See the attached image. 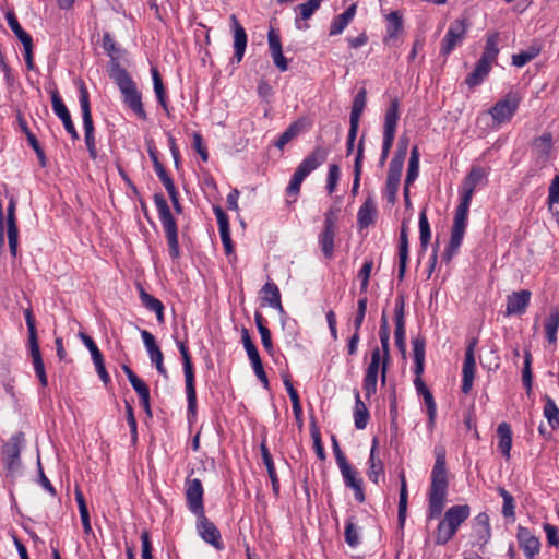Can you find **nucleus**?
Segmentation results:
<instances>
[{"instance_id":"obj_54","label":"nucleus","mask_w":559,"mask_h":559,"mask_svg":"<svg viewBox=\"0 0 559 559\" xmlns=\"http://www.w3.org/2000/svg\"><path fill=\"white\" fill-rule=\"evenodd\" d=\"M367 102V93L366 90H360L353 102L352 111H350V120H360L361 114L366 107Z\"/></svg>"},{"instance_id":"obj_32","label":"nucleus","mask_w":559,"mask_h":559,"mask_svg":"<svg viewBox=\"0 0 559 559\" xmlns=\"http://www.w3.org/2000/svg\"><path fill=\"white\" fill-rule=\"evenodd\" d=\"M377 217V205L372 197H367L358 210L357 224L360 229L374 224Z\"/></svg>"},{"instance_id":"obj_4","label":"nucleus","mask_w":559,"mask_h":559,"mask_svg":"<svg viewBox=\"0 0 559 559\" xmlns=\"http://www.w3.org/2000/svg\"><path fill=\"white\" fill-rule=\"evenodd\" d=\"M330 150L323 145H316L312 152L302 159L292 176L286 193L295 197L300 192L302 181L328 158Z\"/></svg>"},{"instance_id":"obj_20","label":"nucleus","mask_w":559,"mask_h":559,"mask_svg":"<svg viewBox=\"0 0 559 559\" xmlns=\"http://www.w3.org/2000/svg\"><path fill=\"white\" fill-rule=\"evenodd\" d=\"M141 336L143 340V343L145 345V348L148 353L151 361L155 365L157 372L164 377L165 379L168 378L167 369L164 366V356L156 344L155 337L153 334L146 330L141 331Z\"/></svg>"},{"instance_id":"obj_53","label":"nucleus","mask_w":559,"mask_h":559,"mask_svg":"<svg viewBox=\"0 0 559 559\" xmlns=\"http://www.w3.org/2000/svg\"><path fill=\"white\" fill-rule=\"evenodd\" d=\"M559 326V310H555L551 312L549 318L545 323L546 337L550 344H556L557 341V330Z\"/></svg>"},{"instance_id":"obj_45","label":"nucleus","mask_w":559,"mask_h":559,"mask_svg":"<svg viewBox=\"0 0 559 559\" xmlns=\"http://www.w3.org/2000/svg\"><path fill=\"white\" fill-rule=\"evenodd\" d=\"M254 321H255L258 331L261 335V342H262L264 349L269 354H272L273 353V343H272L271 332L264 324L265 320H264L263 316L258 311L254 313Z\"/></svg>"},{"instance_id":"obj_19","label":"nucleus","mask_w":559,"mask_h":559,"mask_svg":"<svg viewBox=\"0 0 559 559\" xmlns=\"http://www.w3.org/2000/svg\"><path fill=\"white\" fill-rule=\"evenodd\" d=\"M544 400L545 406L543 413L547 423L539 424L538 432L545 440H550L552 438L554 430L559 427V408L557 407L556 402L548 395H545Z\"/></svg>"},{"instance_id":"obj_1","label":"nucleus","mask_w":559,"mask_h":559,"mask_svg":"<svg viewBox=\"0 0 559 559\" xmlns=\"http://www.w3.org/2000/svg\"><path fill=\"white\" fill-rule=\"evenodd\" d=\"M436 461L431 471V483L428 490L427 519H438L445 507L448 496V472L445 449L442 445L435 448Z\"/></svg>"},{"instance_id":"obj_29","label":"nucleus","mask_w":559,"mask_h":559,"mask_svg":"<svg viewBox=\"0 0 559 559\" xmlns=\"http://www.w3.org/2000/svg\"><path fill=\"white\" fill-rule=\"evenodd\" d=\"M408 261V226L402 223L399 237V281H403Z\"/></svg>"},{"instance_id":"obj_27","label":"nucleus","mask_w":559,"mask_h":559,"mask_svg":"<svg viewBox=\"0 0 559 559\" xmlns=\"http://www.w3.org/2000/svg\"><path fill=\"white\" fill-rule=\"evenodd\" d=\"M338 467L344 478L345 486L354 489L355 499L362 503L365 501L362 480L356 476V469L349 463L343 464Z\"/></svg>"},{"instance_id":"obj_43","label":"nucleus","mask_w":559,"mask_h":559,"mask_svg":"<svg viewBox=\"0 0 559 559\" xmlns=\"http://www.w3.org/2000/svg\"><path fill=\"white\" fill-rule=\"evenodd\" d=\"M490 71V67L476 62L474 70L466 76L465 84L469 87V90L479 86L488 76Z\"/></svg>"},{"instance_id":"obj_2","label":"nucleus","mask_w":559,"mask_h":559,"mask_svg":"<svg viewBox=\"0 0 559 559\" xmlns=\"http://www.w3.org/2000/svg\"><path fill=\"white\" fill-rule=\"evenodd\" d=\"M110 78L119 87L126 106L130 108L139 119L146 120L147 114L142 103V94L128 71L120 64H115L114 70L110 71Z\"/></svg>"},{"instance_id":"obj_11","label":"nucleus","mask_w":559,"mask_h":559,"mask_svg":"<svg viewBox=\"0 0 559 559\" xmlns=\"http://www.w3.org/2000/svg\"><path fill=\"white\" fill-rule=\"evenodd\" d=\"M520 105V97L509 93L504 98L497 102L489 110L492 119L498 123H504L512 119Z\"/></svg>"},{"instance_id":"obj_40","label":"nucleus","mask_w":559,"mask_h":559,"mask_svg":"<svg viewBox=\"0 0 559 559\" xmlns=\"http://www.w3.org/2000/svg\"><path fill=\"white\" fill-rule=\"evenodd\" d=\"M400 481H401V488H400V499H399V510H397V522H399V528L401 531H403L405 521H406L407 499H408L407 483H406L405 474L403 472L400 474Z\"/></svg>"},{"instance_id":"obj_9","label":"nucleus","mask_w":559,"mask_h":559,"mask_svg":"<svg viewBox=\"0 0 559 559\" xmlns=\"http://www.w3.org/2000/svg\"><path fill=\"white\" fill-rule=\"evenodd\" d=\"M413 346V355H414V373L416 376L414 380V384L418 394L423 395L426 392H430L425 382L421 379L424 373V365H425V348H426V340L425 337L418 335L412 340Z\"/></svg>"},{"instance_id":"obj_21","label":"nucleus","mask_w":559,"mask_h":559,"mask_svg":"<svg viewBox=\"0 0 559 559\" xmlns=\"http://www.w3.org/2000/svg\"><path fill=\"white\" fill-rule=\"evenodd\" d=\"M51 104L53 112L58 116V118L62 121L66 131L71 135L73 140L79 139V133L74 127V123L71 119V115L64 105L63 100L59 96L57 90L51 92Z\"/></svg>"},{"instance_id":"obj_8","label":"nucleus","mask_w":559,"mask_h":559,"mask_svg":"<svg viewBox=\"0 0 559 559\" xmlns=\"http://www.w3.org/2000/svg\"><path fill=\"white\" fill-rule=\"evenodd\" d=\"M340 211V207H331L324 213L323 228L318 236L320 249L326 259H331L334 254Z\"/></svg>"},{"instance_id":"obj_60","label":"nucleus","mask_w":559,"mask_h":559,"mask_svg":"<svg viewBox=\"0 0 559 559\" xmlns=\"http://www.w3.org/2000/svg\"><path fill=\"white\" fill-rule=\"evenodd\" d=\"M367 304H368L367 296H364V297L358 299V301H357V312H356V316H355V318L353 320L354 330L360 331V328H361V325L364 323L365 316H366V312H367Z\"/></svg>"},{"instance_id":"obj_49","label":"nucleus","mask_w":559,"mask_h":559,"mask_svg":"<svg viewBox=\"0 0 559 559\" xmlns=\"http://www.w3.org/2000/svg\"><path fill=\"white\" fill-rule=\"evenodd\" d=\"M5 19L9 27L21 43L32 39V36L26 31H24L20 25L17 17L13 11H8L5 13Z\"/></svg>"},{"instance_id":"obj_10","label":"nucleus","mask_w":559,"mask_h":559,"mask_svg":"<svg viewBox=\"0 0 559 559\" xmlns=\"http://www.w3.org/2000/svg\"><path fill=\"white\" fill-rule=\"evenodd\" d=\"M24 317L28 330V345L33 359L34 370L36 374L43 373L46 371V369L38 344L35 319L31 308L25 309Z\"/></svg>"},{"instance_id":"obj_47","label":"nucleus","mask_w":559,"mask_h":559,"mask_svg":"<svg viewBox=\"0 0 559 559\" xmlns=\"http://www.w3.org/2000/svg\"><path fill=\"white\" fill-rule=\"evenodd\" d=\"M559 202V174H556L549 187L548 207L555 221L559 224V211L555 205Z\"/></svg>"},{"instance_id":"obj_15","label":"nucleus","mask_w":559,"mask_h":559,"mask_svg":"<svg viewBox=\"0 0 559 559\" xmlns=\"http://www.w3.org/2000/svg\"><path fill=\"white\" fill-rule=\"evenodd\" d=\"M23 442L24 433L19 431L2 445V461L9 471H14L20 466V454Z\"/></svg>"},{"instance_id":"obj_23","label":"nucleus","mask_w":559,"mask_h":559,"mask_svg":"<svg viewBox=\"0 0 559 559\" xmlns=\"http://www.w3.org/2000/svg\"><path fill=\"white\" fill-rule=\"evenodd\" d=\"M531 292L527 289H522L519 292H513L512 294L507 296V316H521L523 314L531 301Z\"/></svg>"},{"instance_id":"obj_24","label":"nucleus","mask_w":559,"mask_h":559,"mask_svg":"<svg viewBox=\"0 0 559 559\" xmlns=\"http://www.w3.org/2000/svg\"><path fill=\"white\" fill-rule=\"evenodd\" d=\"M520 548L524 551L526 559H534L539 552V540L532 532L523 526L518 527L516 534Z\"/></svg>"},{"instance_id":"obj_35","label":"nucleus","mask_w":559,"mask_h":559,"mask_svg":"<svg viewBox=\"0 0 559 559\" xmlns=\"http://www.w3.org/2000/svg\"><path fill=\"white\" fill-rule=\"evenodd\" d=\"M473 530L478 543L485 545L489 542L491 537V527L487 513L481 512L475 516Z\"/></svg>"},{"instance_id":"obj_61","label":"nucleus","mask_w":559,"mask_h":559,"mask_svg":"<svg viewBox=\"0 0 559 559\" xmlns=\"http://www.w3.org/2000/svg\"><path fill=\"white\" fill-rule=\"evenodd\" d=\"M531 364H532V355H531L530 350H525L522 381H523V385L525 386L527 393H530V391L532 390L533 377H532Z\"/></svg>"},{"instance_id":"obj_16","label":"nucleus","mask_w":559,"mask_h":559,"mask_svg":"<svg viewBox=\"0 0 559 559\" xmlns=\"http://www.w3.org/2000/svg\"><path fill=\"white\" fill-rule=\"evenodd\" d=\"M182 365H183V373H185V382H186V393L188 401V414L195 416L197 414V391H195V380H194V370L191 360L190 353H183L181 355Z\"/></svg>"},{"instance_id":"obj_51","label":"nucleus","mask_w":559,"mask_h":559,"mask_svg":"<svg viewBox=\"0 0 559 559\" xmlns=\"http://www.w3.org/2000/svg\"><path fill=\"white\" fill-rule=\"evenodd\" d=\"M369 468L367 476L373 484H379V479L384 474V464L381 459H377L376 455H370L368 460Z\"/></svg>"},{"instance_id":"obj_63","label":"nucleus","mask_w":559,"mask_h":559,"mask_svg":"<svg viewBox=\"0 0 559 559\" xmlns=\"http://www.w3.org/2000/svg\"><path fill=\"white\" fill-rule=\"evenodd\" d=\"M463 238L450 236V241L443 252L442 259L445 262H450L454 255H456L459 248L461 247Z\"/></svg>"},{"instance_id":"obj_38","label":"nucleus","mask_w":559,"mask_h":559,"mask_svg":"<svg viewBox=\"0 0 559 559\" xmlns=\"http://www.w3.org/2000/svg\"><path fill=\"white\" fill-rule=\"evenodd\" d=\"M139 296L145 308L156 313L159 323L164 322V305L163 302L148 294L141 285H139Z\"/></svg>"},{"instance_id":"obj_28","label":"nucleus","mask_w":559,"mask_h":559,"mask_svg":"<svg viewBox=\"0 0 559 559\" xmlns=\"http://www.w3.org/2000/svg\"><path fill=\"white\" fill-rule=\"evenodd\" d=\"M552 150V135L549 132H544L540 136L534 139L532 144L533 155L536 160L544 165L550 158Z\"/></svg>"},{"instance_id":"obj_22","label":"nucleus","mask_w":559,"mask_h":559,"mask_svg":"<svg viewBox=\"0 0 559 559\" xmlns=\"http://www.w3.org/2000/svg\"><path fill=\"white\" fill-rule=\"evenodd\" d=\"M400 120V102L397 98L390 100L385 109L383 122V139L394 141L397 122Z\"/></svg>"},{"instance_id":"obj_25","label":"nucleus","mask_w":559,"mask_h":559,"mask_svg":"<svg viewBox=\"0 0 559 559\" xmlns=\"http://www.w3.org/2000/svg\"><path fill=\"white\" fill-rule=\"evenodd\" d=\"M230 21L231 29L234 33V59L237 63H239L242 60L247 48V33L235 14L230 16Z\"/></svg>"},{"instance_id":"obj_39","label":"nucleus","mask_w":559,"mask_h":559,"mask_svg":"<svg viewBox=\"0 0 559 559\" xmlns=\"http://www.w3.org/2000/svg\"><path fill=\"white\" fill-rule=\"evenodd\" d=\"M260 448H261V455H262L263 463L266 467L267 475L272 483L273 492L275 496H278L280 495V480H278V477H277V474L275 471L272 455H271L265 442H262Z\"/></svg>"},{"instance_id":"obj_17","label":"nucleus","mask_w":559,"mask_h":559,"mask_svg":"<svg viewBox=\"0 0 559 559\" xmlns=\"http://www.w3.org/2000/svg\"><path fill=\"white\" fill-rule=\"evenodd\" d=\"M203 495L204 490L200 479H186V502L194 515L204 513Z\"/></svg>"},{"instance_id":"obj_64","label":"nucleus","mask_w":559,"mask_h":559,"mask_svg":"<svg viewBox=\"0 0 559 559\" xmlns=\"http://www.w3.org/2000/svg\"><path fill=\"white\" fill-rule=\"evenodd\" d=\"M310 433H311V438L313 440V449L316 451V454L317 456L320 459V460H325L326 457V454H325V451H324V448H323V444L321 442V435H320V431L319 429L316 427V425L313 424L311 429H310Z\"/></svg>"},{"instance_id":"obj_31","label":"nucleus","mask_w":559,"mask_h":559,"mask_svg":"<svg viewBox=\"0 0 559 559\" xmlns=\"http://www.w3.org/2000/svg\"><path fill=\"white\" fill-rule=\"evenodd\" d=\"M469 205L471 202L460 200V204L455 210L454 221L451 228V236L464 238L465 229L467 226Z\"/></svg>"},{"instance_id":"obj_44","label":"nucleus","mask_w":559,"mask_h":559,"mask_svg":"<svg viewBox=\"0 0 559 559\" xmlns=\"http://www.w3.org/2000/svg\"><path fill=\"white\" fill-rule=\"evenodd\" d=\"M305 123L301 120L293 122L275 141L274 145L283 150V147L289 143L294 138L304 131Z\"/></svg>"},{"instance_id":"obj_7","label":"nucleus","mask_w":559,"mask_h":559,"mask_svg":"<svg viewBox=\"0 0 559 559\" xmlns=\"http://www.w3.org/2000/svg\"><path fill=\"white\" fill-rule=\"evenodd\" d=\"M79 102L83 117V128L85 133V144L92 159L97 158V150L94 136V123L91 112L90 94L83 81H79Z\"/></svg>"},{"instance_id":"obj_52","label":"nucleus","mask_w":559,"mask_h":559,"mask_svg":"<svg viewBox=\"0 0 559 559\" xmlns=\"http://www.w3.org/2000/svg\"><path fill=\"white\" fill-rule=\"evenodd\" d=\"M419 174V151L417 146H414L411 151V158L408 162V169L406 175V186H409L415 181Z\"/></svg>"},{"instance_id":"obj_14","label":"nucleus","mask_w":559,"mask_h":559,"mask_svg":"<svg viewBox=\"0 0 559 559\" xmlns=\"http://www.w3.org/2000/svg\"><path fill=\"white\" fill-rule=\"evenodd\" d=\"M197 516V531L201 538L212 545L216 550L224 549L222 535L217 526L207 519L205 512Z\"/></svg>"},{"instance_id":"obj_50","label":"nucleus","mask_w":559,"mask_h":559,"mask_svg":"<svg viewBox=\"0 0 559 559\" xmlns=\"http://www.w3.org/2000/svg\"><path fill=\"white\" fill-rule=\"evenodd\" d=\"M419 240L420 246L424 250L427 249L428 243L431 239V230H430V224L426 214V210H421L419 213Z\"/></svg>"},{"instance_id":"obj_62","label":"nucleus","mask_w":559,"mask_h":559,"mask_svg":"<svg viewBox=\"0 0 559 559\" xmlns=\"http://www.w3.org/2000/svg\"><path fill=\"white\" fill-rule=\"evenodd\" d=\"M340 167L337 164H331L329 166L328 178H326V191L332 194L337 186L340 179Z\"/></svg>"},{"instance_id":"obj_33","label":"nucleus","mask_w":559,"mask_h":559,"mask_svg":"<svg viewBox=\"0 0 559 559\" xmlns=\"http://www.w3.org/2000/svg\"><path fill=\"white\" fill-rule=\"evenodd\" d=\"M261 299L264 305L276 309L280 313H285L281 300V292L274 282H266L261 288Z\"/></svg>"},{"instance_id":"obj_37","label":"nucleus","mask_w":559,"mask_h":559,"mask_svg":"<svg viewBox=\"0 0 559 559\" xmlns=\"http://www.w3.org/2000/svg\"><path fill=\"white\" fill-rule=\"evenodd\" d=\"M323 0H308L305 3L298 4L295 10L299 11V16L295 19V24L298 29H307L308 24L301 25L300 21L309 20L313 13L320 8Z\"/></svg>"},{"instance_id":"obj_3","label":"nucleus","mask_w":559,"mask_h":559,"mask_svg":"<svg viewBox=\"0 0 559 559\" xmlns=\"http://www.w3.org/2000/svg\"><path fill=\"white\" fill-rule=\"evenodd\" d=\"M471 507L468 504H455L450 507L436 530V545H445L459 531L460 526L469 518Z\"/></svg>"},{"instance_id":"obj_12","label":"nucleus","mask_w":559,"mask_h":559,"mask_svg":"<svg viewBox=\"0 0 559 559\" xmlns=\"http://www.w3.org/2000/svg\"><path fill=\"white\" fill-rule=\"evenodd\" d=\"M467 28L468 23L466 19L455 20L442 39L440 52L443 56L450 55L463 41Z\"/></svg>"},{"instance_id":"obj_56","label":"nucleus","mask_w":559,"mask_h":559,"mask_svg":"<svg viewBox=\"0 0 559 559\" xmlns=\"http://www.w3.org/2000/svg\"><path fill=\"white\" fill-rule=\"evenodd\" d=\"M499 495L503 499V506H502V514L506 518H513L514 516V509H515V502L512 495L507 491L503 487L498 488Z\"/></svg>"},{"instance_id":"obj_58","label":"nucleus","mask_w":559,"mask_h":559,"mask_svg":"<svg viewBox=\"0 0 559 559\" xmlns=\"http://www.w3.org/2000/svg\"><path fill=\"white\" fill-rule=\"evenodd\" d=\"M538 51L539 50L535 48L520 51L512 56V64L518 68L524 67L538 55Z\"/></svg>"},{"instance_id":"obj_18","label":"nucleus","mask_w":559,"mask_h":559,"mask_svg":"<svg viewBox=\"0 0 559 559\" xmlns=\"http://www.w3.org/2000/svg\"><path fill=\"white\" fill-rule=\"evenodd\" d=\"M477 345V338H472L466 347L465 358L462 369V386L461 390L464 394H468L473 388V381L475 378V347Z\"/></svg>"},{"instance_id":"obj_5","label":"nucleus","mask_w":559,"mask_h":559,"mask_svg":"<svg viewBox=\"0 0 559 559\" xmlns=\"http://www.w3.org/2000/svg\"><path fill=\"white\" fill-rule=\"evenodd\" d=\"M379 337L381 343V349L379 347H376L372 350L371 360L367 367L366 373L378 376L381 364V378L382 382H384L388 371V364L390 359V326L385 311H383L381 316Z\"/></svg>"},{"instance_id":"obj_46","label":"nucleus","mask_w":559,"mask_h":559,"mask_svg":"<svg viewBox=\"0 0 559 559\" xmlns=\"http://www.w3.org/2000/svg\"><path fill=\"white\" fill-rule=\"evenodd\" d=\"M151 72L153 79V87L156 94L157 102L163 107V109L167 111V94L163 84L162 76L156 68H152Z\"/></svg>"},{"instance_id":"obj_41","label":"nucleus","mask_w":559,"mask_h":559,"mask_svg":"<svg viewBox=\"0 0 559 559\" xmlns=\"http://www.w3.org/2000/svg\"><path fill=\"white\" fill-rule=\"evenodd\" d=\"M370 418L369 411L366 404L361 401L358 391L355 392V408H354V421L355 427L358 430H362L367 427Z\"/></svg>"},{"instance_id":"obj_26","label":"nucleus","mask_w":559,"mask_h":559,"mask_svg":"<svg viewBox=\"0 0 559 559\" xmlns=\"http://www.w3.org/2000/svg\"><path fill=\"white\" fill-rule=\"evenodd\" d=\"M213 211L217 219L218 230L225 252L226 254H231L234 252V246L230 237L228 216L219 205L213 206Z\"/></svg>"},{"instance_id":"obj_36","label":"nucleus","mask_w":559,"mask_h":559,"mask_svg":"<svg viewBox=\"0 0 559 559\" xmlns=\"http://www.w3.org/2000/svg\"><path fill=\"white\" fill-rule=\"evenodd\" d=\"M498 449L501 454L508 460L510 459V451L512 447V430L511 426L503 421L497 428Z\"/></svg>"},{"instance_id":"obj_13","label":"nucleus","mask_w":559,"mask_h":559,"mask_svg":"<svg viewBox=\"0 0 559 559\" xmlns=\"http://www.w3.org/2000/svg\"><path fill=\"white\" fill-rule=\"evenodd\" d=\"M394 322L395 331L394 338L395 345L400 352L405 354L406 352V329H405V296L404 294L397 295L394 305Z\"/></svg>"},{"instance_id":"obj_34","label":"nucleus","mask_w":559,"mask_h":559,"mask_svg":"<svg viewBox=\"0 0 559 559\" xmlns=\"http://www.w3.org/2000/svg\"><path fill=\"white\" fill-rule=\"evenodd\" d=\"M357 4L353 3L342 14L335 16L330 25V36L340 35L353 21L356 14Z\"/></svg>"},{"instance_id":"obj_48","label":"nucleus","mask_w":559,"mask_h":559,"mask_svg":"<svg viewBox=\"0 0 559 559\" xmlns=\"http://www.w3.org/2000/svg\"><path fill=\"white\" fill-rule=\"evenodd\" d=\"M103 48L105 49L107 55L110 57V68H109V72H110L114 70L115 64H120L118 61L120 49L109 33H105V35L103 37Z\"/></svg>"},{"instance_id":"obj_6","label":"nucleus","mask_w":559,"mask_h":559,"mask_svg":"<svg viewBox=\"0 0 559 559\" xmlns=\"http://www.w3.org/2000/svg\"><path fill=\"white\" fill-rule=\"evenodd\" d=\"M153 198L157 209L158 217L166 235L167 243L169 247V255L173 260H177L180 257V248L178 242V229L176 219L174 218L163 193H155Z\"/></svg>"},{"instance_id":"obj_30","label":"nucleus","mask_w":559,"mask_h":559,"mask_svg":"<svg viewBox=\"0 0 559 559\" xmlns=\"http://www.w3.org/2000/svg\"><path fill=\"white\" fill-rule=\"evenodd\" d=\"M486 177V171L483 167L473 166L463 181V191L461 200L471 202L477 185Z\"/></svg>"},{"instance_id":"obj_59","label":"nucleus","mask_w":559,"mask_h":559,"mask_svg":"<svg viewBox=\"0 0 559 559\" xmlns=\"http://www.w3.org/2000/svg\"><path fill=\"white\" fill-rule=\"evenodd\" d=\"M427 407L428 426L432 429L436 423L437 405L431 392H426L421 395Z\"/></svg>"},{"instance_id":"obj_57","label":"nucleus","mask_w":559,"mask_h":559,"mask_svg":"<svg viewBox=\"0 0 559 559\" xmlns=\"http://www.w3.org/2000/svg\"><path fill=\"white\" fill-rule=\"evenodd\" d=\"M372 267H373V261L371 259L370 260H366L364 262L361 269L358 272V278L361 282L360 283V292L362 294H366V292L368 289L370 274H371Z\"/></svg>"},{"instance_id":"obj_55","label":"nucleus","mask_w":559,"mask_h":559,"mask_svg":"<svg viewBox=\"0 0 559 559\" xmlns=\"http://www.w3.org/2000/svg\"><path fill=\"white\" fill-rule=\"evenodd\" d=\"M344 536L345 542L349 547L355 548L359 545V532L353 521V518L346 520Z\"/></svg>"},{"instance_id":"obj_42","label":"nucleus","mask_w":559,"mask_h":559,"mask_svg":"<svg viewBox=\"0 0 559 559\" xmlns=\"http://www.w3.org/2000/svg\"><path fill=\"white\" fill-rule=\"evenodd\" d=\"M386 36L384 41L389 43L395 39L397 35L403 31V19L397 11H393L386 16Z\"/></svg>"}]
</instances>
